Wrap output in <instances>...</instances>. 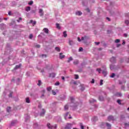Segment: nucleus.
Segmentation results:
<instances>
[{
    "mask_svg": "<svg viewBox=\"0 0 129 129\" xmlns=\"http://www.w3.org/2000/svg\"><path fill=\"white\" fill-rule=\"evenodd\" d=\"M72 125H73V124L70 123H67L64 127H61V129H71L72 128Z\"/></svg>",
    "mask_w": 129,
    "mask_h": 129,
    "instance_id": "1",
    "label": "nucleus"
},
{
    "mask_svg": "<svg viewBox=\"0 0 129 129\" xmlns=\"http://www.w3.org/2000/svg\"><path fill=\"white\" fill-rule=\"evenodd\" d=\"M47 126L49 129H53V128H57V124H55L54 125H51V124L49 123H48L47 124Z\"/></svg>",
    "mask_w": 129,
    "mask_h": 129,
    "instance_id": "2",
    "label": "nucleus"
},
{
    "mask_svg": "<svg viewBox=\"0 0 129 129\" xmlns=\"http://www.w3.org/2000/svg\"><path fill=\"white\" fill-rule=\"evenodd\" d=\"M110 62H111V63H116V59H115V57L113 56L110 58Z\"/></svg>",
    "mask_w": 129,
    "mask_h": 129,
    "instance_id": "3",
    "label": "nucleus"
},
{
    "mask_svg": "<svg viewBox=\"0 0 129 129\" xmlns=\"http://www.w3.org/2000/svg\"><path fill=\"white\" fill-rule=\"evenodd\" d=\"M108 121H110L111 120H115L114 117L112 115H110L108 117Z\"/></svg>",
    "mask_w": 129,
    "mask_h": 129,
    "instance_id": "4",
    "label": "nucleus"
},
{
    "mask_svg": "<svg viewBox=\"0 0 129 129\" xmlns=\"http://www.w3.org/2000/svg\"><path fill=\"white\" fill-rule=\"evenodd\" d=\"M39 13L40 14V17H43V16H44V12L43 11V9H39Z\"/></svg>",
    "mask_w": 129,
    "mask_h": 129,
    "instance_id": "5",
    "label": "nucleus"
},
{
    "mask_svg": "<svg viewBox=\"0 0 129 129\" xmlns=\"http://www.w3.org/2000/svg\"><path fill=\"white\" fill-rule=\"evenodd\" d=\"M102 74L104 75V77L107 75V71H106V69L103 70Z\"/></svg>",
    "mask_w": 129,
    "mask_h": 129,
    "instance_id": "6",
    "label": "nucleus"
},
{
    "mask_svg": "<svg viewBox=\"0 0 129 129\" xmlns=\"http://www.w3.org/2000/svg\"><path fill=\"white\" fill-rule=\"evenodd\" d=\"M22 67V64L20 63L18 65H16V67L14 68V70H17V69H20Z\"/></svg>",
    "mask_w": 129,
    "mask_h": 129,
    "instance_id": "7",
    "label": "nucleus"
},
{
    "mask_svg": "<svg viewBox=\"0 0 129 129\" xmlns=\"http://www.w3.org/2000/svg\"><path fill=\"white\" fill-rule=\"evenodd\" d=\"M65 58V55H63V53H59V59H63Z\"/></svg>",
    "mask_w": 129,
    "mask_h": 129,
    "instance_id": "8",
    "label": "nucleus"
},
{
    "mask_svg": "<svg viewBox=\"0 0 129 129\" xmlns=\"http://www.w3.org/2000/svg\"><path fill=\"white\" fill-rule=\"evenodd\" d=\"M105 125H106V123L102 122L100 124V127H101V128H104Z\"/></svg>",
    "mask_w": 129,
    "mask_h": 129,
    "instance_id": "9",
    "label": "nucleus"
},
{
    "mask_svg": "<svg viewBox=\"0 0 129 129\" xmlns=\"http://www.w3.org/2000/svg\"><path fill=\"white\" fill-rule=\"evenodd\" d=\"M55 76H56V74L54 73L49 74V77H52V78H54Z\"/></svg>",
    "mask_w": 129,
    "mask_h": 129,
    "instance_id": "10",
    "label": "nucleus"
},
{
    "mask_svg": "<svg viewBox=\"0 0 129 129\" xmlns=\"http://www.w3.org/2000/svg\"><path fill=\"white\" fill-rule=\"evenodd\" d=\"M16 123H18V121L17 120H13L11 122V125H15Z\"/></svg>",
    "mask_w": 129,
    "mask_h": 129,
    "instance_id": "11",
    "label": "nucleus"
},
{
    "mask_svg": "<svg viewBox=\"0 0 129 129\" xmlns=\"http://www.w3.org/2000/svg\"><path fill=\"white\" fill-rule=\"evenodd\" d=\"M45 112H46V111H45V109H42V111L40 113V116H43L44 115V114H45Z\"/></svg>",
    "mask_w": 129,
    "mask_h": 129,
    "instance_id": "12",
    "label": "nucleus"
},
{
    "mask_svg": "<svg viewBox=\"0 0 129 129\" xmlns=\"http://www.w3.org/2000/svg\"><path fill=\"white\" fill-rule=\"evenodd\" d=\"M92 119H93V121H94V122L97 121V120H98V118H97V116H94L93 117Z\"/></svg>",
    "mask_w": 129,
    "mask_h": 129,
    "instance_id": "13",
    "label": "nucleus"
},
{
    "mask_svg": "<svg viewBox=\"0 0 129 129\" xmlns=\"http://www.w3.org/2000/svg\"><path fill=\"white\" fill-rule=\"evenodd\" d=\"M56 27L58 30H61V26H60V24L59 23L56 24Z\"/></svg>",
    "mask_w": 129,
    "mask_h": 129,
    "instance_id": "14",
    "label": "nucleus"
},
{
    "mask_svg": "<svg viewBox=\"0 0 129 129\" xmlns=\"http://www.w3.org/2000/svg\"><path fill=\"white\" fill-rule=\"evenodd\" d=\"M76 15L77 16H81V15H82V12H81V11H77L76 12Z\"/></svg>",
    "mask_w": 129,
    "mask_h": 129,
    "instance_id": "15",
    "label": "nucleus"
},
{
    "mask_svg": "<svg viewBox=\"0 0 129 129\" xmlns=\"http://www.w3.org/2000/svg\"><path fill=\"white\" fill-rule=\"evenodd\" d=\"M63 34V37H64V38H66L67 37V31H64L62 33Z\"/></svg>",
    "mask_w": 129,
    "mask_h": 129,
    "instance_id": "16",
    "label": "nucleus"
},
{
    "mask_svg": "<svg viewBox=\"0 0 129 129\" xmlns=\"http://www.w3.org/2000/svg\"><path fill=\"white\" fill-rule=\"evenodd\" d=\"M6 48L7 49V50H9V52H10V50H11V44H7L6 46Z\"/></svg>",
    "mask_w": 129,
    "mask_h": 129,
    "instance_id": "17",
    "label": "nucleus"
},
{
    "mask_svg": "<svg viewBox=\"0 0 129 129\" xmlns=\"http://www.w3.org/2000/svg\"><path fill=\"white\" fill-rule=\"evenodd\" d=\"M43 31L46 34L49 33V29H48L47 28H44Z\"/></svg>",
    "mask_w": 129,
    "mask_h": 129,
    "instance_id": "18",
    "label": "nucleus"
},
{
    "mask_svg": "<svg viewBox=\"0 0 129 129\" xmlns=\"http://www.w3.org/2000/svg\"><path fill=\"white\" fill-rule=\"evenodd\" d=\"M104 100V98H103V96H100L99 97V100H100V101H103Z\"/></svg>",
    "mask_w": 129,
    "mask_h": 129,
    "instance_id": "19",
    "label": "nucleus"
},
{
    "mask_svg": "<svg viewBox=\"0 0 129 129\" xmlns=\"http://www.w3.org/2000/svg\"><path fill=\"white\" fill-rule=\"evenodd\" d=\"M74 65H77L79 64V60H76L73 62Z\"/></svg>",
    "mask_w": 129,
    "mask_h": 129,
    "instance_id": "20",
    "label": "nucleus"
},
{
    "mask_svg": "<svg viewBox=\"0 0 129 129\" xmlns=\"http://www.w3.org/2000/svg\"><path fill=\"white\" fill-rule=\"evenodd\" d=\"M30 24H33V26H35L37 24L36 21H33V20H30Z\"/></svg>",
    "mask_w": 129,
    "mask_h": 129,
    "instance_id": "21",
    "label": "nucleus"
},
{
    "mask_svg": "<svg viewBox=\"0 0 129 129\" xmlns=\"http://www.w3.org/2000/svg\"><path fill=\"white\" fill-rule=\"evenodd\" d=\"M106 125L107 126L108 129H110V127H111V125L109 123H106Z\"/></svg>",
    "mask_w": 129,
    "mask_h": 129,
    "instance_id": "22",
    "label": "nucleus"
},
{
    "mask_svg": "<svg viewBox=\"0 0 129 129\" xmlns=\"http://www.w3.org/2000/svg\"><path fill=\"white\" fill-rule=\"evenodd\" d=\"M71 83H72V84H74V85H77V81L72 80L71 82Z\"/></svg>",
    "mask_w": 129,
    "mask_h": 129,
    "instance_id": "23",
    "label": "nucleus"
},
{
    "mask_svg": "<svg viewBox=\"0 0 129 129\" xmlns=\"http://www.w3.org/2000/svg\"><path fill=\"white\" fill-rule=\"evenodd\" d=\"M26 102H27V103H30V98L27 97L26 98Z\"/></svg>",
    "mask_w": 129,
    "mask_h": 129,
    "instance_id": "24",
    "label": "nucleus"
},
{
    "mask_svg": "<svg viewBox=\"0 0 129 129\" xmlns=\"http://www.w3.org/2000/svg\"><path fill=\"white\" fill-rule=\"evenodd\" d=\"M70 99L72 103H73V102H74V101L75 100L73 97H70Z\"/></svg>",
    "mask_w": 129,
    "mask_h": 129,
    "instance_id": "25",
    "label": "nucleus"
},
{
    "mask_svg": "<svg viewBox=\"0 0 129 129\" xmlns=\"http://www.w3.org/2000/svg\"><path fill=\"white\" fill-rule=\"evenodd\" d=\"M25 11H26V12H29V11H31V7H26L25 9Z\"/></svg>",
    "mask_w": 129,
    "mask_h": 129,
    "instance_id": "26",
    "label": "nucleus"
},
{
    "mask_svg": "<svg viewBox=\"0 0 129 129\" xmlns=\"http://www.w3.org/2000/svg\"><path fill=\"white\" fill-rule=\"evenodd\" d=\"M55 50L56 51H57V52H60V51H61V49H60V48L59 47H56L55 48Z\"/></svg>",
    "mask_w": 129,
    "mask_h": 129,
    "instance_id": "27",
    "label": "nucleus"
},
{
    "mask_svg": "<svg viewBox=\"0 0 129 129\" xmlns=\"http://www.w3.org/2000/svg\"><path fill=\"white\" fill-rule=\"evenodd\" d=\"M117 102L118 104H119V105H121V100L120 99L117 100Z\"/></svg>",
    "mask_w": 129,
    "mask_h": 129,
    "instance_id": "28",
    "label": "nucleus"
},
{
    "mask_svg": "<svg viewBox=\"0 0 129 129\" xmlns=\"http://www.w3.org/2000/svg\"><path fill=\"white\" fill-rule=\"evenodd\" d=\"M70 61H73V58H72V57H69L68 60V63H70Z\"/></svg>",
    "mask_w": 129,
    "mask_h": 129,
    "instance_id": "29",
    "label": "nucleus"
},
{
    "mask_svg": "<svg viewBox=\"0 0 129 129\" xmlns=\"http://www.w3.org/2000/svg\"><path fill=\"white\" fill-rule=\"evenodd\" d=\"M110 69L111 70H113L114 69V66L112 64L110 65Z\"/></svg>",
    "mask_w": 129,
    "mask_h": 129,
    "instance_id": "30",
    "label": "nucleus"
},
{
    "mask_svg": "<svg viewBox=\"0 0 129 129\" xmlns=\"http://www.w3.org/2000/svg\"><path fill=\"white\" fill-rule=\"evenodd\" d=\"M84 39L85 41H87V40H88V39H89V37H88V36H85L84 37Z\"/></svg>",
    "mask_w": 129,
    "mask_h": 129,
    "instance_id": "31",
    "label": "nucleus"
},
{
    "mask_svg": "<svg viewBox=\"0 0 129 129\" xmlns=\"http://www.w3.org/2000/svg\"><path fill=\"white\" fill-rule=\"evenodd\" d=\"M68 115H69V112H68L66 113L65 116H64L65 119H67V116H68Z\"/></svg>",
    "mask_w": 129,
    "mask_h": 129,
    "instance_id": "32",
    "label": "nucleus"
},
{
    "mask_svg": "<svg viewBox=\"0 0 129 129\" xmlns=\"http://www.w3.org/2000/svg\"><path fill=\"white\" fill-rule=\"evenodd\" d=\"M115 76V74L112 73L111 76H110V77L111 78H114V77Z\"/></svg>",
    "mask_w": 129,
    "mask_h": 129,
    "instance_id": "33",
    "label": "nucleus"
},
{
    "mask_svg": "<svg viewBox=\"0 0 129 129\" xmlns=\"http://www.w3.org/2000/svg\"><path fill=\"white\" fill-rule=\"evenodd\" d=\"M42 84V82L41 81V80H39L38 81V83L37 84V85L38 86H41V85Z\"/></svg>",
    "mask_w": 129,
    "mask_h": 129,
    "instance_id": "34",
    "label": "nucleus"
},
{
    "mask_svg": "<svg viewBox=\"0 0 129 129\" xmlns=\"http://www.w3.org/2000/svg\"><path fill=\"white\" fill-rule=\"evenodd\" d=\"M11 107H7V112H10L11 111Z\"/></svg>",
    "mask_w": 129,
    "mask_h": 129,
    "instance_id": "35",
    "label": "nucleus"
},
{
    "mask_svg": "<svg viewBox=\"0 0 129 129\" xmlns=\"http://www.w3.org/2000/svg\"><path fill=\"white\" fill-rule=\"evenodd\" d=\"M125 24L127 26H129V21H128V20H125Z\"/></svg>",
    "mask_w": 129,
    "mask_h": 129,
    "instance_id": "36",
    "label": "nucleus"
},
{
    "mask_svg": "<svg viewBox=\"0 0 129 129\" xmlns=\"http://www.w3.org/2000/svg\"><path fill=\"white\" fill-rule=\"evenodd\" d=\"M120 42V40H119V39H116L115 40V43H119Z\"/></svg>",
    "mask_w": 129,
    "mask_h": 129,
    "instance_id": "37",
    "label": "nucleus"
},
{
    "mask_svg": "<svg viewBox=\"0 0 129 129\" xmlns=\"http://www.w3.org/2000/svg\"><path fill=\"white\" fill-rule=\"evenodd\" d=\"M47 91H51V90H52V88H51V87H47Z\"/></svg>",
    "mask_w": 129,
    "mask_h": 129,
    "instance_id": "38",
    "label": "nucleus"
},
{
    "mask_svg": "<svg viewBox=\"0 0 129 129\" xmlns=\"http://www.w3.org/2000/svg\"><path fill=\"white\" fill-rule=\"evenodd\" d=\"M68 108H69V106H68V105H66L64 106V110H67L68 109Z\"/></svg>",
    "mask_w": 129,
    "mask_h": 129,
    "instance_id": "39",
    "label": "nucleus"
},
{
    "mask_svg": "<svg viewBox=\"0 0 129 129\" xmlns=\"http://www.w3.org/2000/svg\"><path fill=\"white\" fill-rule=\"evenodd\" d=\"M90 102H96V100H94V99H92V100H90Z\"/></svg>",
    "mask_w": 129,
    "mask_h": 129,
    "instance_id": "40",
    "label": "nucleus"
},
{
    "mask_svg": "<svg viewBox=\"0 0 129 129\" xmlns=\"http://www.w3.org/2000/svg\"><path fill=\"white\" fill-rule=\"evenodd\" d=\"M81 90H82V91H83V90H84V89H85V88H84V86L81 85Z\"/></svg>",
    "mask_w": 129,
    "mask_h": 129,
    "instance_id": "41",
    "label": "nucleus"
},
{
    "mask_svg": "<svg viewBox=\"0 0 129 129\" xmlns=\"http://www.w3.org/2000/svg\"><path fill=\"white\" fill-rule=\"evenodd\" d=\"M75 79H79V76H78V75H75Z\"/></svg>",
    "mask_w": 129,
    "mask_h": 129,
    "instance_id": "42",
    "label": "nucleus"
},
{
    "mask_svg": "<svg viewBox=\"0 0 129 129\" xmlns=\"http://www.w3.org/2000/svg\"><path fill=\"white\" fill-rule=\"evenodd\" d=\"M9 97H13V92H11L9 95Z\"/></svg>",
    "mask_w": 129,
    "mask_h": 129,
    "instance_id": "43",
    "label": "nucleus"
},
{
    "mask_svg": "<svg viewBox=\"0 0 129 129\" xmlns=\"http://www.w3.org/2000/svg\"><path fill=\"white\" fill-rule=\"evenodd\" d=\"M33 4V1H30V2L28 3V5H29V6H32Z\"/></svg>",
    "mask_w": 129,
    "mask_h": 129,
    "instance_id": "44",
    "label": "nucleus"
},
{
    "mask_svg": "<svg viewBox=\"0 0 129 129\" xmlns=\"http://www.w3.org/2000/svg\"><path fill=\"white\" fill-rule=\"evenodd\" d=\"M80 125L81 126V129H84V126L82 125V123H80Z\"/></svg>",
    "mask_w": 129,
    "mask_h": 129,
    "instance_id": "45",
    "label": "nucleus"
},
{
    "mask_svg": "<svg viewBox=\"0 0 129 129\" xmlns=\"http://www.w3.org/2000/svg\"><path fill=\"white\" fill-rule=\"evenodd\" d=\"M35 47L36 48H40V47H41V45H40V44H36L35 45Z\"/></svg>",
    "mask_w": 129,
    "mask_h": 129,
    "instance_id": "46",
    "label": "nucleus"
},
{
    "mask_svg": "<svg viewBox=\"0 0 129 129\" xmlns=\"http://www.w3.org/2000/svg\"><path fill=\"white\" fill-rule=\"evenodd\" d=\"M96 71H98L99 73H100V72H101V69H97Z\"/></svg>",
    "mask_w": 129,
    "mask_h": 129,
    "instance_id": "47",
    "label": "nucleus"
},
{
    "mask_svg": "<svg viewBox=\"0 0 129 129\" xmlns=\"http://www.w3.org/2000/svg\"><path fill=\"white\" fill-rule=\"evenodd\" d=\"M79 52H82L83 51V48L82 47H80L79 49Z\"/></svg>",
    "mask_w": 129,
    "mask_h": 129,
    "instance_id": "48",
    "label": "nucleus"
},
{
    "mask_svg": "<svg viewBox=\"0 0 129 129\" xmlns=\"http://www.w3.org/2000/svg\"><path fill=\"white\" fill-rule=\"evenodd\" d=\"M55 85L58 86V85H60V83L59 82H56L55 83Z\"/></svg>",
    "mask_w": 129,
    "mask_h": 129,
    "instance_id": "49",
    "label": "nucleus"
},
{
    "mask_svg": "<svg viewBox=\"0 0 129 129\" xmlns=\"http://www.w3.org/2000/svg\"><path fill=\"white\" fill-rule=\"evenodd\" d=\"M22 18L20 17L19 18V20H17V21L18 22V23H20V21H22Z\"/></svg>",
    "mask_w": 129,
    "mask_h": 129,
    "instance_id": "50",
    "label": "nucleus"
},
{
    "mask_svg": "<svg viewBox=\"0 0 129 129\" xmlns=\"http://www.w3.org/2000/svg\"><path fill=\"white\" fill-rule=\"evenodd\" d=\"M103 84V80H101L100 82V85H102Z\"/></svg>",
    "mask_w": 129,
    "mask_h": 129,
    "instance_id": "51",
    "label": "nucleus"
},
{
    "mask_svg": "<svg viewBox=\"0 0 129 129\" xmlns=\"http://www.w3.org/2000/svg\"><path fill=\"white\" fill-rule=\"evenodd\" d=\"M116 95H117V96L120 97V96H121V93H117L116 94Z\"/></svg>",
    "mask_w": 129,
    "mask_h": 129,
    "instance_id": "52",
    "label": "nucleus"
},
{
    "mask_svg": "<svg viewBox=\"0 0 129 129\" xmlns=\"http://www.w3.org/2000/svg\"><path fill=\"white\" fill-rule=\"evenodd\" d=\"M86 12H87V13H90V10L89 9V8L86 9Z\"/></svg>",
    "mask_w": 129,
    "mask_h": 129,
    "instance_id": "53",
    "label": "nucleus"
},
{
    "mask_svg": "<svg viewBox=\"0 0 129 129\" xmlns=\"http://www.w3.org/2000/svg\"><path fill=\"white\" fill-rule=\"evenodd\" d=\"M52 94L53 95H56V94H57V93H56V92L54 91V90L52 91Z\"/></svg>",
    "mask_w": 129,
    "mask_h": 129,
    "instance_id": "54",
    "label": "nucleus"
},
{
    "mask_svg": "<svg viewBox=\"0 0 129 129\" xmlns=\"http://www.w3.org/2000/svg\"><path fill=\"white\" fill-rule=\"evenodd\" d=\"M29 39H33V34H31L29 35Z\"/></svg>",
    "mask_w": 129,
    "mask_h": 129,
    "instance_id": "55",
    "label": "nucleus"
},
{
    "mask_svg": "<svg viewBox=\"0 0 129 129\" xmlns=\"http://www.w3.org/2000/svg\"><path fill=\"white\" fill-rule=\"evenodd\" d=\"M8 15H9V16H12L13 15V14H12V12L11 11H9L8 12Z\"/></svg>",
    "mask_w": 129,
    "mask_h": 129,
    "instance_id": "56",
    "label": "nucleus"
},
{
    "mask_svg": "<svg viewBox=\"0 0 129 129\" xmlns=\"http://www.w3.org/2000/svg\"><path fill=\"white\" fill-rule=\"evenodd\" d=\"M72 43H73V41L72 40H70L69 44L71 46L72 45Z\"/></svg>",
    "mask_w": 129,
    "mask_h": 129,
    "instance_id": "57",
    "label": "nucleus"
},
{
    "mask_svg": "<svg viewBox=\"0 0 129 129\" xmlns=\"http://www.w3.org/2000/svg\"><path fill=\"white\" fill-rule=\"evenodd\" d=\"M5 26V24L2 23L0 24V28H2V27H4Z\"/></svg>",
    "mask_w": 129,
    "mask_h": 129,
    "instance_id": "58",
    "label": "nucleus"
},
{
    "mask_svg": "<svg viewBox=\"0 0 129 129\" xmlns=\"http://www.w3.org/2000/svg\"><path fill=\"white\" fill-rule=\"evenodd\" d=\"M123 37H124L125 38H126V37H127V34L124 33L123 34Z\"/></svg>",
    "mask_w": 129,
    "mask_h": 129,
    "instance_id": "59",
    "label": "nucleus"
},
{
    "mask_svg": "<svg viewBox=\"0 0 129 129\" xmlns=\"http://www.w3.org/2000/svg\"><path fill=\"white\" fill-rule=\"evenodd\" d=\"M125 116H124V115H121V118H125Z\"/></svg>",
    "mask_w": 129,
    "mask_h": 129,
    "instance_id": "60",
    "label": "nucleus"
},
{
    "mask_svg": "<svg viewBox=\"0 0 129 129\" xmlns=\"http://www.w3.org/2000/svg\"><path fill=\"white\" fill-rule=\"evenodd\" d=\"M95 45H99L100 44V42H95Z\"/></svg>",
    "mask_w": 129,
    "mask_h": 129,
    "instance_id": "61",
    "label": "nucleus"
},
{
    "mask_svg": "<svg viewBox=\"0 0 129 129\" xmlns=\"http://www.w3.org/2000/svg\"><path fill=\"white\" fill-rule=\"evenodd\" d=\"M94 82H95L94 79H93L92 80V81L91 82V83L93 84V83H94Z\"/></svg>",
    "mask_w": 129,
    "mask_h": 129,
    "instance_id": "62",
    "label": "nucleus"
},
{
    "mask_svg": "<svg viewBox=\"0 0 129 129\" xmlns=\"http://www.w3.org/2000/svg\"><path fill=\"white\" fill-rule=\"evenodd\" d=\"M124 125L125 126H128V125H129V123H125Z\"/></svg>",
    "mask_w": 129,
    "mask_h": 129,
    "instance_id": "63",
    "label": "nucleus"
},
{
    "mask_svg": "<svg viewBox=\"0 0 129 129\" xmlns=\"http://www.w3.org/2000/svg\"><path fill=\"white\" fill-rule=\"evenodd\" d=\"M125 17H128L129 18V13L125 14Z\"/></svg>",
    "mask_w": 129,
    "mask_h": 129,
    "instance_id": "64",
    "label": "nucleus"
}]
</instances>
